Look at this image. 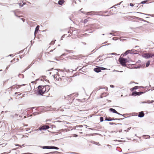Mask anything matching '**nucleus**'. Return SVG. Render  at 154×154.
<instances>
[{
  "mask_svg": "<svg viewBox=\"0 0 154 154\" xmlns=\"http://www.w3.org/2000/svg\"><path fill=\"white\" fill-rule=\"evenodd\" d=\"M44 80H45V82H49L48 80H47V79H46V77L45 76H42V78L41 79H38L35 80V81H32V82H31V84H29V85L30 87H31V86H35V85L38 86L37 87H47V86H48V87H49L50 86V85L48 84L45 85H36L37 83H38V82H37V81H43Z\"/></svg>",
  "mask_w": 154,
  "mask_h": 154,
  "instance_id": "obj_1",
  "label": "nucleus"
},
{
  "mask_svg": "<svg viewBox=\"0 0 154 154\" xmlns=\"http://www.w3.org/2000/svg\"><path fill=\"white\" fill-rule=\"evenodd\" d=\"M38 88L37 93L38 94L42 95L45 92H47L50 89L49 87H37Z\"/></svg>",
  "mask_w": 154,
  "mask_h": 154,
  "instance_id": "obj_2",
  "label": "nucleus"
},
{
  "mask_svg": "<svg viewBox=\"0 0 154 154\" xmlns=\"http://www.w3.org/2000/svg\"><path fill=\"white\" fill-rule=\"evenodd\" d=\"M142 57L146 59H148L149 58H152L154 57V54L146 53L143 54L142 55Z\"/></svg>",
  "mask_w": 154,
  "mask_h": 154,
  "instance_id": "obj_3",
  "label": "nucleus"
},
{
  "mask_svg": "<svg viewBox=\"0 0 154 154\" xmlns=\"http://www.w3.org/2000/svg\"><path fill=\"white\" fill-rule=\"evenodd\" d=\"M126 59L125 58L123 57H120L119 59V61L120 64L124 66H126Z\"/></svg>",
  "mask_w": 154,
  "mask_h": 154,
  "instance_id": "obj_4",
  "label": "nucleus"
},
{
  "mask_svg": "<svg viewBox=\"0 0 154 154\" xmlns=\"http://www.w3.org/2000/svg\"><path fill=\"white\" fill-rule=\"evenodd\" d=\"M53 68H52V71L51 72H49L50 74H52V75H53V74H55V73H56V75H58V70L57 69H53Z\"/></svg>",
  "mask_w": 154,
  "mask_h": 154,
  "instance_id": "obj_5",
  "label": "nucleus"
},
{
  "mask_svg": "<svg viewBox=\"0 0 154 154\" xmlns=\"http://www.w3.org/2000/svg\"><path fill=\"white\" fill-rule=\"evenodd\" d=\"M64 79L63 80L64 82H66V81H67V84L70 82L72 81L71 79L69 78L64 77Z\"/></svg>",
  "mask_w": 154,
  "mask_h": 154,
  "instance_id": "obj_6",
  "label": "nucleus"
},
{
  "mask_svg": "<svg viewBox=\"0 0 154 154\" xmlns=\"http://www.w3.org/2000/svg\"><path fill=\"white\" fill-rule=\"evenodd\" d=\"M145 115L143 111H141L139 112V114L138 115L139 117L142 118L144 117Z\"/></svg>",
  "mask_w": 154,
  "mask_h": 154,
  "instance_id": "obj_7",
  "label": "nucleus"
},
{
  "mask_svg": "<svg viewBox=\"0 0 154 154\" xmlns=\"http://www.w3.org/2000/svg\"><path fill=\"white\" fill-rule=\"evenodd\" d=\"M109 111L112 112V113H117V111L114 109H113L112 108H110L109 109Z\"/></svg>",
  "mask_w": 154,
  "mask_h": 154,
  "instance_id": "obj_8",
  "label": "nucleus"
},
{
  "mask_svg": "<svg viewBox=\"0 0 154 154\" xmlns=\"http://www.w3.org/2000/svg\"><path fill=\"white\" fill-rule=\"evenodd\" d=\"M117 113H116L117 114H118V115H119L122 116H123L124 118H128V117H129L131 116H124V115H128V114H127V113L124 114H121L120 113H119L118 112H117Z\"/></svg>",
  "mask_w": 154,
  "mask_h": 154,
  "instance_id": "obj_9",
  "label": "nucleus"
},
{
  "mask_svg": "<svg viewBox=\"0 0 154 154\" xmlns=\"http://www.w3.org/2000/svg\"><path fill=\"white\" fill-rule=\"evenodd\" d=\"M94 70L97 72H99L101 71L100 67L96 68L94 69Z\"/></svg>",
  "mask_w": 154,
  "mask_h": 154,
  "instance_id": "obj_10",
  "label": "nucleus"
},
{
  "mask_svg": "<svg viewBox=\"0 0 154 154\" xmlns=\"http://www.w3.org/2000/svg\"><path fill=\"white\" fill-rule=\"evenodd\" d=\"M53 76L54 78L55 79H56V80H57L58 79L59 80V75H56V73H55V74H53Z\"/></svg>",
  "mask_w": 154,
  "mask_h": 154,
  "instance_id": "obj_11",
  "label": "nucleus"
},
{
  "mask_svg": "<svg viewBox=\"0 0 154 154\" xmlns=\"http://www.w3.org/2000/svg\"><path fill=\"white\" fill-rule=\"evenodd\" d=\"M43 130H46L50 128L49 126L48 125H44L42 126Z\"/></svg>",
  "mask_w": 154,
  "mask_h": 154,
  "instance_id": "obj_12",
  "label": "nucleus"
},
{
  "mask_svg": "<svg viewBox=\"0 0 154 154\" xmlns=\"http://www.w3.org/2000/svg\"><path fill=\"white\" fill-rule=\"evenodd\" d=\"M18 115V114L17 113H15L14 115H11L10 116V117L12 119H14L16 118L17 117Z\"/></svg>",
  "mask_w": 154,
  "mask_h": 154,
  "instance_id": "obj_13",
  "label": "nucleus"
},
{
  "mask_svg": "<svg viewBox=\"0 0 154 154\" xmlns=\"http://www.w3.org/2000/svg\"><path fill=\"white\" fill-rule=\"evenodd\" d=\"M134 51H135V50H128L126 51V52H125V53L124 54L125 55H126L127 54H129V53H130L131 51L134 52Z\"/></svg>",
  "mask_w": 154,
  "mask_h": 154,
  "instance_id": "obj_14",
  "label": "nucleus"
},
{
  "mask_svg": "<svg viewBox=\"0 0 154 154\" xmlns=\"http://www.w3.org/2000/svg\"><path fill=\"white\" fill-rule=\"evenodd\" d=\"M40 147L43 149H50V146H40Z\"/></svg>",
  "mask_w": 154,
  "mask_h": 154,
  "instance_id": "obj_15",
  "label": "nucleus"
},
{
  "mask_svg": "<svg viewBox=\"0 0 154 154\" xmlns=\"http://www.w3.org/2000/svg\"><path fill=\"white\" fill-rule=\"evenodd\" d=\"M42 130H43L42 126V127H39V128L38 129H35L34 130V131H41Z\"/></svg>",
  "mask_w": 154,
  "mask_h": 154,
  "instance_id": "obj_16",
  "label": "nucleus"
},
{
  "mask_svg": "<svg viewBox=\"0 0 154 154\" xmlns=\"http://www.w3.org/2000/svg\"><path fill=\"white\" fill-rule=\"evenodd\" d=\"M58 149L59 148L55 146H50V149Z\"/></svg>",
  "mask_w": 154,
  "mask_h": 154,
  "instance_id": "obj_17",
  "label": "nucleus"
},
{
  "mask_svg": "<svg viewBox=\"0 0 154 154\" xmlns=\"http://www.w3.org/2000/svg\"><path fill=\"white\" fill-rule=\"evenodd\" d=\"M101 56H100L96 59V61L97 62H99V61H102L103 60V59H101L100 58Z\"/></svg>",
  "mask_w": 154,
  "mask_h": 154,
  "instance_id": "obj_18",
  "label": "nucleus"
},
{
  "mask_svg": "<svg viewBox=\"0 0 154 154\" xmlns=\"http://www.w3.org/2000/svg\"><path fill=\"white\" fill-rule=\"evenodd\" d=\"M137 92L136 91L133 92L131 94V95L132 96H137Z\"/></svg>",
  "mask_w": 154,
  "mask_h": 154,
  "instance_id": "obj_19",
  "label": "nucleus"
},
{
  "mask_svg": "<svg viewBox=\"0 0 154 154\" xmlns=\"http://www.w3.org/2000/svg\"><path fill=\"white\" fill-rule=\"evenodd\" d=\"M64 2L63 0H61L58 1V4L60 5H62Z\"/></svg>",
  "mask_w": 154,
  "mask_h": 154,
  "instance_id": "obj_20",
  "label": "nucleus"
},
{
  "mask_svg": "<svg viewBox=\"0 0 154 154\" xmlns=\"http://www.w3.org/2000/svg\"><path fill=\"white\" fill-rule=\"evenodd\" d=\"M81 12L83 13V14H85L87 15H91V13H90V12H83V11H81Z\"/></svg>",
  "mask_w": 154,
  "mask_h": 154,
  "instance_id": "obj_21",
  "label": "nucleus"
},
{
  "mask_svg": "<svg viewBox=\"0 0 154 154\" xmlns=\"http://www.w3.org/2000/svg\"><path fill=\"white\" fill-rule=\"evenodd\" d=\"M91 142L93 144H94L97 145H100L99 143V142H97L94 141H92Z\"/></svg>",
  "mask_w": 154,
  "mask_h": 154,
  "instance_id": "obj_22",
  "label": "nucleus"
},
{
  "mask_svg": "<svg viewBox=\"0 0 154 154\" xmlns=\"http://www.w3.org/2000/svg\"><path fill=\"white\" fill-rule=\"evenodd\" d=\"M139 87H132L130 89V90L131 91H133L135 90H137L138 89Z\"/></svg>",
  "mask_w": 154,
  "mask_h": 154,
  "instance_id": "obj_23",
  "label": "nucleus"
},
{
  "mask_svg": "<svg viewBox=\"0 0 154 154\" xmlns=\"http://www.w3.org/2000/svg\"><path fill=\"white\" fill-rule=\"evenodd\" d=\"M146 89V91H150V90H151V91H152L153 90H154V87H152V88H149V89H148L147 87H145Z\"/></svg>",
  "mask_w": 154,
  "mask_h": 154,
  "instance_id": "obj_24",
  "label": "nucleus"
},
{
  "mask_svg": "<svg viewBox=\"0 0 154 154\" xmlns=\"http://www.w3.org/2000/svg\"><path fill=\"white\" fill-rule=\"evenodd\" d=\"M111 120V117H106L105 118V121H110Z\"/></svg>",
  "mask_w": 154,
  "mask_h": 154,
  "instance_id": "obj_25",
  "label": "nucleus"
},
{
  "mask_svg": "<svg viewBox=\"0 0 154 154\" xmlns=\"http://www.w3.org/2000/svg\"><path fill=\"white\" fill-rule=\"evenodd\" d=\"M91 13V15H97L96 13L98 12H96V11H90V12Z\"/></svg>",
  "mask_w": 154,
  "mask_h": 154,
  "instance_id": "obj_26",
  "label": "nucleus"
},
{
  "mask_svg": "<svg viewBox=\"0 0 154 154\" xmlns=\"http://www.w3.org/2000/svg\"><path fill=\"white\" fill-rule=\"evenodd\" d=\"M146 91L144 92H137V95L139 96L140 95H141L142 94L144 93V92H145Z\"/></svg>",
  "mask_w": 154,
  "mask_h": 154,
  "instance_id": "obj_27",
  "label": "nucleus"
},
{
  "mask_svg": "<svg viewBox=\"0 0 154 154\" xmlns=\"http://www.w3.org/2000/svg\"><path fill=\"white\" fill-rule=\"evenodd\" d=\"M78 93H73L72 94H71L70 95H74V96L75 97H77L78 96Z\"/></svg>",
  "mask_w": 154,
  "mask_h": 154,
  "instance_id": "obj_28",
  "label": "nucleus"
},
{
  "mask_svg": "<svg viewBox=\"0 0 154 154\" xmlns=\"http://www.w3.org/2000/svg\"><path fill=\"white\" fill-rule=\"evenodd\" d=\"M143 137L145 139L149 138L150 137V136L148 135H144Z\"/></svg>",
  "mask_w": 154,
  "mask_h": 154,
  "instance_id": "obj_29",
  "label": "nucleus"
},
{
  "mask_svg": "<svg viewBox=\"0 0 154 154\" xmlns=\"http://www.w3.org/2000/svg\"><path fill=\"white\" fill-rule=\"evenodd\" d=\"M100 121L101 122L103 121V117L101 116L100 117Z\"/></svg>",
  "mask_w": 154,
  "mask_h": 154,
  "instance_id": "obj_30",
  "label": "nucleus"
},
{
  "mask_svg": "<svg viewBox=\"0 0 154 154\" xmlns=\"http://www.w3.org/2000/svg\"><path fill=\"white\" fill-rule=\"evenodd\" d=\"M150 64V61H147V62L146 63V67H148Z\"/></svg>",
  "mask_w": 154,
  "mask_h": 154,
  "instance_id": "obj_31",
  "label": "nucleus"
},
{
  "mask_svg": "<svg viewBox=\"0 0 154 154\" xmlns=\"http://www.w3.org/2000/svg\"><path fill=\"white\" fill-rule=\"evenodd\" d=\"M153 102H154V100H152L150 102V100H148L147 101V103H152Z\"/></svg>",
  "mask_w": 154,
  "mask_h": 154,
  "instance_id": "obj_32",
  "label": "nucleus"
},
{
  "mask_svg": "<svg viewBox=\"0 0 154 154\" xmlns=\"http://www.w3.org/2000/svg\"><path fill=\"white\" fill-rule=\"evenodd\" d=\"M116 54H117L116 53H112L109 54H107V55H116Z\"/></svg>",
  "mask_w": 154,
  "mask_h": 154,
  "instance_id": "obj_33",
  "label": "nucleus"
},
{
  "mask_svg": "<svg viewBox=\"0 0 154 154\" xmlns=\"http://www.w3.org/2000/svg\"><path fill=\"white\" fill-rule=\"evenodd\" d=\"M39 27V26H38L36 27L35 28V32H36V31H38V27Z\"/></svg>",
  "mask_w": 154,
  "mask_h": 154,
  "instance_id": "obj_34",
  "label": "nucleus"
},
{
  "mask_svg": "<svg viewBox=\"0 0 154 154\" xmlns=\"http://www.w3.org/2000/svg\"><path fill=\"white\" fill-rule=\"evenodd\" d=\"M124 118H119V119H117V118H116V120H123Z\"/></svg>",
  "mask_w": 154,
  "mask_h": 154,
  "instance_id": "obj_35",
  "label": "nucleus"
},
{
  "mask_svg": "<svg viewBox=\"0 0 154 154\" xmlns=\"http://www.w3.org/2000/svg\"><path fill=\"white\" fill-rule=\"evenodd\" d=\"M88 21V19H85L84 21L83 22L84 23H86Z\"/></svg>",
  "mask_w": 154,
  "mask_h": 154,
  "instance_id": "obj_36",
  "label": "nucleus"
},
{
  "mask_svg": "<svg viewBox=\"0 0 154 154\" xmlns=\"http://www.w3.org/2000/svg\"><path fill=\"white\" fill-rule=\"evenodd\" d=\"M109 124L110 125H116V123H114V122H109Z\"/></svg>",
  "mask_w": 154,
  "mask_h": 154,
  "instance_id": "obj_37",
  "label": "nucleus"
},
{
  "mask_svg": "<svg viewBox=\"0 0 154 154\" xmlns=\"http://www.w3.org/2000/svg\"><path fill=\"white\" fill-rule=\"evenodd\" d=\"M25 4L24 3H23L22 4L21 3H19V5L20 6H23L24 5H25Z\"/></svg>",
  "mask_w": 154,
  "mask_h": 154,
  "instance_id": "obj_38",
  "label": "nucleus"
},
{
  "mask_svg": "<svg viewBox=\"0 0 154 154\" xmlns=\"http://www.w3.org/2000/svg\"><path fill=\"white\" fill-rule=\"evenodd\" d=\"M116 32H115L114 33L112 34V33H110V34H111V35H117V34H116Z\"/></svg>",
  "mask_w": 154,
  "mask_h": 154,
  "instance_id": "obj_39",
  "label": "nucleus"
},
{
  "mask_svg": "<svg viewBox=\"0 0 154 154\" xmlns=\"http://www.w3.org/2000/svg\"><path fill=\"white\" fill-rule=\"evenodd\" d=\"M147 2V1H142L141 2V4H145Z\"/></svg>",
  "mask_w": 154,
  "mask_h": 154,
  "instance_id": "obj_40",
  "label": "nucleus"
},
{
  "mask_svg": "<svg viewBox=\"0 0 154 154\" xmlns=\"http://www.w3.org/2000/svg\"><path fill=\"white\" fill-rule=\"evenodd\" d=\"M116 119L114 118H111V120L110 121H113V120H116Z\"/></svg>",
  "mask_w": 154,
  "mask_h": 154,
  "instance_id": "obj_41",
  "label": "nucleus"
},
{
  "mask_svg": "<svg viewBox=\"0 0 154 154\" xmlns=\"http://www.w3.org/2000/svg\"><path fill=\"white\" fill-rule=\"evenodd\" d=\"M114 141H118V142H122V141H123V140H114Z\"/></svg>",
  "mask_w": 154,
  "mask_h": 154,
  "instance_id": "obj_42",
  "label": "nucleus"
},
{
  "mask_svg": "<svg viewBox=\"0 0 154 154\" xmlns=\"http://www.w3.org/2000/svg\"><path fill=\"white\" fill-rule=\"evenodd\" d=\"M133 86H134V87H138V86H135V85L136 84H138L137 83H133Z\"/></svg>",
  "mask_w": 154,
  "mask_h": 154,
  "instance_id": "obj_43",
  "label": "nucleus"
},
{
  "mask_svg": "<svg viewBox=\"0 0 154 154\" xmlns=\"http://www.w3.org/2000/svg\"><path fill=\"white\" fill-rule=\"evenodd\" d=\"M140 13V14H145V15H147V16H151L150 14H145L143 13Z\"/></svg>",
  "mask_w": 154,
  "mask_h": 154,
  "instance_id": "obj_44",
  "label": "nucleus"
},
{
  "mask_svg": "<svg viewBox=\"0 0 154 154\" xmlns=\"http://www.w3.org/2000/svg\"><path fill=\"white\" fill-rule=\"evenodd\" d=\"M73 135L74 136V137H77L78 136V135L76 134H73Z\"/></svg>",
  "mask_w": 154,
  "mask_h": 154,
  "instance_id": "obj_45",
  "label": "nucleus"
},
{
  "mask_svg": "<svg viewBox=\"0 0 154 154\" xmlns=\"http://www.w3.org/2000/svg\"><path fill=\"white\" fill-rule=\"evenodd\" d=\"M62 122V121H55L54 122V123H56V122Z\"/></svg>",
  "mask_w": 154,
  "mask_h": 154,
  "instance_id": "obj_46",
  "label": "nucleus"
},
{
  "mask_svg": "<svg viewBox=\"0 0 154 154\" xmlns=\"http://www.w3.org/2000/svg\"><path fill=\"white\" fill-rule=\"evenodd\" d=\"M54 41H52L51 42L50 44L52 45H54Z\"/></svg>",
  "mask_w": 154,
  "mask_h": 154,
  "instance_id": "obj_47",
  "label": "nucleus"
},
{
  "mask_svg": "<svg viewBox=\"0 0 154 154\" xmlns=\"http://www.w3.org/2000/svg\"><path fill=\"white\" fill-rule=\"evenodd\" d=\"M100 68H101V70H105V69H106V68H103V67H100Z\"/></svg>",
  "mask_w": 154,
  "mask_h": 154,
  "instance_id": "obj_48",
  "label": "nucleus"
},
{
  "mask_svg": "<svg viewBox=\"0 0 154 154\" xmlns=\"http://www.w3.org/2000/svg\"><path fill=\"white\" fill-rule=\"evenodd\" d=\"M76 127H80V128H81V127H82V125H79V126H76Z\"/></svg>",
  "mask_w": 154,
  "mask_h": 154,
  "instance_id": "obj_49",
  "label": "nucleus"
},
{
  "mask_svg": "<svg viewBox=\"0 0 154 154\" xmlns=\"http://www.w3.org/2000/svg\"><path fill=\"white\" fill-rule=\"evenodd\" d=\"M34 115H36V114H38L39 113L38 112H34L33 113Z\"/></svg>",
  "mask_w": 154,
  "mask_h": 154,
  "instance_id": "obj_50",
  "label": "nucleus"
},
{
  "mask_svg": "<svg viewBox=\"0 0 154 154\" xmlns=\"http://www.w3.org/2000/svg\"><path fill=\"white\" fill-rule=\"evenodd\" d=\"M130 6H132V7H133L134 6V5L132 3H130Z\"/></svg>",
  "mask_w": 154,
  "mask_h": 154,
  "instance_id": "obj_51",
  "label": "nucleus"
},
{
  "mask_svg": "<svg viewBox=\"0 0 154 154\" xmlns=\"http://www.w3.org/2000/svg\"><path fill=\"white\" fill-rule=\"evenodd\" d=\"M15 146H20L21 147V145H20L19 144H15Z\"/></svg>",
  "mask_w": 154,
  "mask_h": 154,
  "instance_id": "obj_52",
  "label": "nucleus"
},
{
  "mask_svg": "<svg viewBox=\"0 0 154 154\" xmlns=\"http://www.w3.org/2000/svg\"><path fill=\"white\" fill-rule=\"evenodd\" d=\"M65 71L66 72H69V69H65Z\"/></svg>",
  "mask_w": 154,
  "mask_h": 154,
  "instance_id": "obj_53",
  "label": "nucleus"
},
{
  "mask_svg": "<svg viewBox=\"0 0 154 154\" xmlns=\"http://www.w3.org/2000/svg\"><path fill=\"white\" fill-rule=\"evenodd\" d=\"M103 94H104V93H102L101 95L100 96V97L101 98H102L103 97V96H102V95H103Z\"/></svg>",
  "mask_w": 154,
  "mask_h": 154,
  "instance_id": "obj_54",
  "label": "nucleus"
},
{
  "mask_svg": "<svg viewBox=\"0 0 154 154\" xmlns=\"http://www.w3.org/2000/svg\"><path fill=\"white\" fill-rule=\"evenodd\" d=\"M15 59H13L12 60H11V62H12L15 61Z\"/></svg>",
  "mask_w": 154,
  "mask_h": 154,
  "instance_id": "obj_55",
  "label": "nucleus"
},
{
  "mask_svg": "<svg viewBox=\"0 0 154 154\" xmlns=\"http://www.w3.org/2000/svg\"><path fill=\"white\" fill-rule=\"evenodd\" d=\"M141 103H146V102H145V101L141 102Z\"/></svg>",
  "mask_w": 154,
  "mask_h": 154,
  "instance_id": "obj_56",
  "label": "nucleus"
},
{
  "mask_svg": "<svg viewBox=\"0 0 154 154\" xmlns=\"http://www.w3.org/2000/svg\"><path fill=\"white\" fill-rule=\"evenodd\" d=\"M21 19L23 21V22H24V19L23 18H21Z\"/></svg>",
  "mask_w": 154,
  "mask_h": 154,
  "instance_id": "obj_57",
  "label": "nucleus"
},
{
  "mask_svg": "<svg viewBox=\"0 0 154 154\" xmlns=\"http://www.w3.org/2000/svg\"><path fill=\"white\" fill-rule=\"evenodd\" d=\"M122 129H121L119 131V132L120 133V132H122Z\"/></svg>",
  "mask_w": 154,
  "mask_h": 154,
  "instance_id": "obj_58",
  "label": "nucleus"
},
{
  "mask_svg": "<svg viewBox=\"0 0 154 154\" xmlns=\"http://www.w3.org/2000/svg\"><path fill=\"white\" fill-rule=\"evenodd\" d=\"M115 38H116V37H114L112 39L113 40H116V39H115Z\"/></svg>",
  "mask_w": 154,
  "mask_h": 154,
  "instance_id": "obj_59",
  "label": "nucleus"
},
{
  "mask_svg": "<svg viewBox=\"0 0 154 154\" xmlns=\"http://www.w3.org/2000/svg\"><path fill=\"white\" fill-rule=\"evenodd\" d=\"M108 101V102H111V100H107Z\"/></svg>",
  "mask_w": 154,
  "mask_h": 154,
  "instance_id": "obj_60",
  "label": "nucleus"
},
{
  "mask_svg": "<svg viewBox=\"0 0 154 154\" xmlns=\"http://www.w3.org/2000/svg\"><path fill=\"white\" fill-rule=\"evenodd\" d=\"M116 124V125H121L122 124L121 123H117V124Z\"/></svg>",
  "mask_w": 154,
  "mask_h": 154,
  "instance_id": "obj_61",
  "label": "nucleus"
},
{
  "mask_svg": "<svg viewBox=\"0 0 154 154\" xmlns=\"http://www.w3.org/2000/svg\"><path fill=\"white\" fill-rule=\"evenodd\" d=\"M25 85H26L25 84H22V85H20V86H25Z\"/></svg>",
  "mask_w": 154,
  "mask_h": 154,
  "instance_id": "obj_62",
  "label": "nucleus"
},
{
  "mask_svg": "<svg viewBox=\"0 0 154 154\" xmlns=\"http://www.w3.org/2000/svg\"><path fill=\"white\" fill-rule=\"evenodd\" d=\"M122 2H120L119 4H118L117 5H120Z\"/></svg>",
  "mask_w": 154,
  "mask_h": 154,
  "instance_id": "obj_63",
  "label": "nucleus"
},
{
  "mask_svg": "<svg viewBox=\"0 0 154 154\" xmlns=\"http://www.w3.org/2000/svg\"><path fill=\"white\" fill-rule=\"evenodd\" d=\"M28 126V125H24V126H25L26 127H27Z\"/></svg>",
  "mask_w": 154,
  "mask_h": 154,
  "instance_id": "obj_64",
  "label": "nucleus"
}]
</instances>
